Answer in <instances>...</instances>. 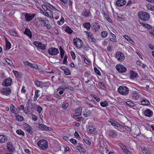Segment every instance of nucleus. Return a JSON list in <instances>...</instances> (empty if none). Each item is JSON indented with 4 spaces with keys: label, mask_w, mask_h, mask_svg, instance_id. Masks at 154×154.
<instances>
[{
    "label": "nucleus",
    "mask_w": 154,
    "mask_h": 154,
    "mask_svg": "<svg viewBox=\"0 0 154 154\" xmlns=\"http://www.w3.org/2000/svg\"><path fill=\"white\" fill-rule=\"evenodd\" d=\"M6 49L5 50H8L10 49L11 47V45L10 43L8 40L6 39Z\"/></svg>",
    "instance_id": "obj_28"
},
{
    "label": "nucleus",
    "mask_w": 154,
    "mask_h": 154,
    "mask_svg": "<svg viewBox=\"0 0 154 154\" xmlns=\"http://www.w3.org/2000/svg\"><path fill=\"white\" fill-rule=\"evenodd\" d=\"M23 64L25 65H28V66H30L31 67H35L36 66L38 67V66L37 65L36 66L35 65L33 66V64L31 63H29L28 62H23Z\"/></svg>",
    "instance_id": "obj_26"
},
{
    "label": "nucleus",
    "mask_w": 154,
    "mask_h": 154,
    "mask_svg": "<svg viewBox=\"0 0 154 154\" xmlns=\"http://www.w3.org/2000/svg\"><path fill=\"white\" fill-rule=\"evenodd\" d=\"M139 18L140 20L144 21H146L149 19V15L146 12H142L141 14L139 15Z\"/></svg>",
    "instance_id": "obj_4"
},
{
    "label": "nucleus",
    "mask_w": 154,
    "mask_h": 154,
    "mask_svg": "<svg viewBox=\"0 0 154 154\" xmlns=\"http://www.w3.org/2000/svg\"><path fill=\"white\" fill-rule=\"evenodd\" d=\"M38 145L42 150L46 149L48 147V143L45 140H42L37 143Z\"/></svg>",
    "instance_id": "obj_1"
},
{
    "label": "nucleus",
    "mask_w": 154,
    "mask_h": 154,
    "mask_svg": "<svg viewBox=\"0 0 154 154\" xmlns=\"http://www.w3.org/2000/svg\"><path fill=\"white\" fill-rule=\"evenodd\" d=\"M70 141L73 144H75L77 142L76 140L73 138H71L70 140Z\"/></svg>",
    "instance_id": "obj_61"
},
{
    "label": "nucleus",
    "mask_w": 154,
    "mask_h": 154,
    "mask_svg": "<svg viewBox=\"0 0 154 154\" xmlns=\"http://www.w3.org/2000/svg\"><path fill=\"white\" fill-rule=\"evenodd\" d=\"M48 52L51 55H56L59 53V51L57 48L51 47L48 50Z\"/></svg>",
    "instance_id": "obj_5"
},
{
    "label": "nucleus",
    "mask_w": 154,
    "mask_h": 154,
    "mask_svg": "<svg viewBox=\"0 0 154 154\" xmlns=\"http://www.w3.org/2000/svg\"><path fill=\"white\" fill-rule=\"evenodd\" d=\"M143 114L146 116L148 117H151L152 116V111L149 109H147L143 112Z\"/></svg>",
    "instance_id": "obj_10"
},
{
    "label": "nucleus",
    "mask_w": 154,
    "mask_h": 154,
    "mask_svg": "<svg viewBox=\"0 0 154 154\" xmlns=\"http://www.w3.org/2000/svg\"><path fill=\"white\" fill-rule=\"evenodd\" d=\"M16 119L17 120L20 121H22L23 119V117L18 115H17L16 116Z\"/></svg>",
    "instance_id": "obj_41"
},
{
    "label": "nucleus",
    "mask_w": 154,
    "mask_h": 154,
    "mask_svg": "<svg viewBox=\"0 0 154 154\" xmlns=\"http://www.w3.org/2000/svg\"><path fill=\"white\" fill-rule=\"evenodd\" d=\"M119 93L122 95H126L129 93V89L126 86H120L118 88Z\"/></svg>",
    "instance_id": "obj_2"
},
{
    "label": "nucleus",
    "mask_w": 154,
    "mask_h": 154,
    "mask_svg": "<svg viewBox=\"0 0 154 154\" xmlns=\"http://www.w3.org/2000/svg\"><path fill=\"white\" fill-rule=\"evenodd\" d=\"M88 129H89V131L90 133H94L95 132L96 129L93 126H90Z\"/></svg>",
    "instance_id": "obj_27"
},
{
    "label": "nucleus",
    "mask_w": 154,
    "mask_h": 154,
    "mask_svg": "<svg viewBox=\"0 0 154 154\" xmlns=\"http://www.w3.org/2000/svg\"><path fill=\"white\" fill-rule=\"evenodd\" d=\"M84 142L87 144L88 145H90L91 143L89 142V141L87 139L85 138L84 139Z\"/></svg>",
    "instance_id": "obj_62"
},
{
    "label": "nucleus",
    "mask_w": 154,
    "mask_h": 154,
    "mask_svg": "<svg viewBox=\"0 0 154 154\" xmlns=\"http://www.w3.org/2000/svg\"><path fill=\"white\" fill-rule=\"evenodd\" d=\"M126 104L130 106H135V104L130 101H127Z\"/></svg>",
    "instance_id": "obj_46"
},
{
    "label": "nucleus",
    "mask_w": 154,
    "mask_h": 154,
    "mask_svg": "<svg viewBox=\"0 0 154 154\" xmlns=\"http://www.w3.org/2000/svg\"><path fill=\"white\" fill-rule=\"evenodd\" d=\"M77 149L80 152H82L83 153H85L86 152V150L80 146H77Z\"/></svg>",
    "instance_id": "obj_31"
},
{
    "label": "nucleus",
    "mask_w": 154,
    "mask_h": 154,
    "mask_svg": "<svg viewBox=\"0 0 154 154\" xmlns=\"http://www.w3.org/2000/svg\"><path fill=\"white\" fill-rule=\"evenodd\" d=\"M126 3L125 0H117L116 2V5L118 6L122 7Z\"/></svg>",
    "instance_id": "obj_13"
},
{
    "label": "nucleus",
    "mask_w": 154,
    "mask_h": 154,
    "mask_svg": "<svg viewBox=\"0 0 154 154\" xmlns=\"http://www.w3.org/2000/svg\"><path fill=\"white\" fill-rule=\"evenodd\" d=\"M116 70L120 73H123L125 72L127 70L126 68H116Z\"/></svg>",
    "instance_id": "obj_30"
},
{
    "label": "nucleus",
    "mask_w": 154,
    "mask_h": 154,
    "mask_svg": "<svg viewBox=\"0 0 154 154\" xmlns=\"http://www.w3.org/2000/svg\"><path fill=\"white\" fill-rule=\"evenodd\" d=\"M98 85L101 88H103L104 87V84L103 82H100L99 83Z\"/></svg>",
    "instance_id": "obj_60"
},
{
    "label": "nucleus",
    "mask_w": 154,
    "mask_h": 154,
    "mask_svg": "<svg viewBox=\"0 0 154 154\" xmlns=\"http://www.w3.org/2000/svg\"><path fill=\"white\" fill-rule=\"evenodd\" d=\"M88 35L89 40L90 41H94V40L93 39H94V38L92 35L91 34L90 35Z\"/></svg>",
    "instance_id": "obj_52"
},
{
    "label": "nucleus",
    "mask_w": 154,
    "mask_h": 154,
    "mask_svg": "<svg viewBox=\"0 0 154 154\" xmlns=\"http://www.w3.org/2000/svg\"><path fill=\"white\" fill-rule=\"evenodd\" d=\"M63 68V70L65 74L66 75H69L70 74V71L68 68Z\"/></svg>",
    "instance_id": "obj_29"
},
{
    "label": "nucleus",
    "mask_w": 154,
    "mask_h": 154,
    "mask_svg": "<svg viewBox=\"0 0 154 154\" xmlns=\"http://www.w3.org/2000/svg\"><path fill=\"white\" fill-rule=\"evenodd\" d=\"M47 6L49 7L50 8H51V9L52 10L55 9V8L53 5H50L49 3H48V4L47 5Z\"/></svg>",
    "instance_id": "obj_63"
},
{
    "label": "nucleus",
    "mask_w": 154,
    "mask_h": 154,
    "mask_svg": "<svg viewBox=\"0 0 154 154\" xmlns=\"http://www.w3.org/2000/svg\"><path fill=\"white\" fill-rule=\"evenodd\" d=\"M116 57L118 60L120 61H123L125 58L124 54L122 52L119 51L116 52Z\"/></svg>",
    "instance_id": "obj_7"
},
{
    "label": "nucleus",
    "mask_w": 154,
    "mask_h": 154,
    "mask_svg": "<svg viewBox=\"0 0 154 154\" xmlns=\"http://www.w3.org/2000/svg\"><path fill=\"white\" fill-rule=\"evenodd\" d=\"M108 122H110L111 124L114 126H115L118 128H120L121 125L118 122L114 121L113 119H110L108 121Z\"/></svg>",
    "instance_id": "obj_15"
},
{
    "label": "nucleus",
    "mask_w": 154,
    "mask_h": 154,
    "mask_svg": "<svg viewBox=\"0 0 154 154\" xmlns=\"http://www.w3.org/2000/svg\"><path fill=\"white\" fill-rule=\"evenodd\" d=\"M9 32L10 33V34L12 35H13V36H16L17 35V32L14 31L12 29H10L9 30Z\"/></svg>",
    "instance_id": "obj_39"
},
{
    "label": "nucleus",
    "mask_w": 154,
    "mask_h": 154,
    "mask_svg": "<svg viewBox=\"0 0 154 154\" xmlns=\"http://www.w3.org/2000/svg\"><path fill=\"white\" fill-rule=\"evenodd\" d=\"M42 107H41L40 106H38V107L37 108V112L39 113L42 110Z\"/></svg>",
    "instance_id": "obj_59"
},
{
    "label": "nucleus",
    "mask_w": 154,
    "mask_h": 154,
    "mask_svg": "<svg viewBox=\"0 0 154 154\" xmlns=\"http://www.w3.org/2000/svg\"><path fill=\"white\" fill-rule=\"evenodd\" d=\"M12 80L11 78H8L5 79L2 83L3 86L7 87L11 85L12 83Z\"/></svg>",
    "instance_id": "obj_9"
},
{
    "label": "nucleus",
    "mask_w": 154,
    "mask_h": 154,
    "mask_svg": "<svg viewBox=\"0 0 154 154\" xmlns=\"http://www.w3.org/2000/svg\"><path fill=\"white\" fill-rule=\"evenodd\" d=\"M122 146H123V147H122V149L123 150L124 152L125 153L128 154L129 152V151L128 150V149L125 146L123 145H122Z\"/></svg>",
    "instance_id": "obj_47"
},
{
    "label": "nucleus",
    "mask_w": 154,
    "mask_h": 154,
    "mask_svg": "<svg viewBox=\"0 0 154 154\" xmlns=\"http://www.w3.org/2000/svg\"><path fill=\"white\" fill-rule=\"evenodd\" d=\"M47 4H45V5H42V7L43 9L44 10V11L45 12L46 11V10L48 9L47 7Z\"/></svg>",
    "instance_id": "obj_58"
},
{
    "label": "nucleus",
    "mask_w": 154,
    "mask_h": 154,
    "mask_svg": "<svg viewBox=\"0 0 154 154\" xmlns=\"http://www.w3.org/2000/svg\"><path fill=\"white\" fill-rule=\"evenodd\" d=\"M11 89L9 88H5L1 91V93L2 94L8 95L11 93Z\"/></svg>",
    "instance_id": "obj_8"
},
{
    "label": "nucleus",
    "mask_w": 154,
    "mask_h": 154,
    "mask_svg": "<svg viewBox=\"0 0 154 154\" xmlns=\"http://www.w3.org/2000/svg\"><path fill=\"white\" fill-rule=\"evenodd\" d=\"M146 8L148 10L154 11V5H152L150 4H148L146 6Z\"/></svg>",
    "instance_id": "obj_22"
},
{
    "label": "nucleus",
    "mask_w": 154,
    "mask_h": 154,
    "mask_svg": "<svg viewBox=\"0 0 154 154\" xmlns=\"http://www.w3.org/2000/svg\"><path fill=\"white\" fill-rule=\"evenodd\" d=\"M33 44L38 48L42 50H45L46 49V45L41 42L37 41L34 42Z\"/></svg>",
    "instance_id": "obj_6"
},
{
    "label": "nucleus",
    "mask_w": 154,
    "mask_h": 154,
    "mask_svg": "<svg viewBox=\"0 0 154 154\" xmlns=\"http://www.w3.org/2000/svg\"><path fill=\"white\" fill-rule=\"evenodd\" d=\"M89 13L86 10L83 11L82 15L85 17H88L89 16Z\"/></svg>",
    "instance_id": "obj_37"
},
{
    "label": "nucleus",
    "mask_w": 154,
    "mask_h": 154,
    "mask_svg": "<svg viewBox=\"0 0 154 154\" xmlns=\"http://www.w3.org/2000/svg\"><path fill=\"white\" fill-rule=\"evenodd\" d=\"M84 27L87 29V30H88L90 28V24L89 23L86 22L83 25Z\"/></svg>",
    "instance_id": "obj_32"
},
{
    "label": "nucleus",
    "mask_w": 154,
    "mask_h": 154,
    "mask_svg": "<svg viewBox=\"0 0 154 154\" xmlns=\"http://www.w3.org/2000/svg\"><path fill=\"white\" fill-rule=\"evenodd\" d=\"M8 140V139L7 136L5 135H0V143H5L7 142Z\"/></svg>",
    "instance_id": "obj_19"
},
{
    "label": "nucleus",
    "mask_w": 154,
    "mask_h": 154,
    "mask_svg": "<svg viewBox=\"0 0 154 154\" xmlns=\"http://www.w3.org/2000/svg\"><path fill=\"white\" fill-rule=\"evenodd\" d=\"M69 103H66L65 104H63L62 107L63 108L66 109V108L69 106Z\"/></svg>",
    "instance_id": "obj_64"
},
{
    "label": "nucleus",
    "mask_w": 154,
    "mask_h": 154,
    "mask_svg": "<svg viewBox=\"0 0 154 154\" xmlns=\"http://www.w3.org/2000/svg\"><path fill=\"white\" fill-rule=\"evenodd\" d=\"M109 40L112 42H116L117 41V39L116 35L112 32L110 33L109 36Z\"/></svg>",
    "instance_id": "obj_18"
},
{
    "label": "nucleus",
    "mask_w": 154,
    "mask_h": 154,
    "mask_svg": "<svg viewBox=\"0 0 154 154\" xmlns=\"http://www.w3.org/2000/svg\"><path fill=\"white\" fill-rule=\"evenodd\" d=\"M59 50H60L61 57V58H63V56L64 54V51L61 46L60 47Z\"/></svg>",
    "instance_id": "obj_38"
},
{
    "label": "nucleus",
    "mask_w": 154,
    "mask_h": 154,
    "mask_svg": "<svg viewBox=\"0 0 154 154\" xmlns=\"http://www.w3.org/2000/svg\"><path fill=\"white\" fill-rule=\"evenodd\" d=\"M82 109L81 108H77L75 112V116H79L81 115L82 113Z\"/></svg>",
    "instance_id": "obj_25"
},
{
    "label": "nucleus",
    "mask_w": 154,
    "mask_h": 154,
    "mask_svg": "<svg viewBox=\"0 0 154 154\" xmlns=\"http://www.w3.org/2000/svg\"><path fill=\"white\" fill-rule=\"evenodd\" d=\"M140 94L138 91H134L133 92L132 97L135 100H137L140 97Z\"/></svg>",
    "instance_id": "obj_17"
},
{
    "label": "nucleus",
    "mask_w": 154,
    "mask_h": 154,
    "mask_svg": "<svg viewBox=\"0 0 154 154\" xmlns=\"http://www.w3.org/2000/svg\"><path fill=\"white\" fill-rule=\"evenodd\" d=\"M40 21L42 22L43 23L44 25H46V24L48 23H49V21L48 20L46 19H43V20H41Z\"/></svg>",
    "instance_id": "obj_51"
},
{
    "label": "nucleus",
    "mask_w": 154,
    "mask_h": 154,
    "mask_svg": "<svg viewBox=\"0 0 154 154\" xmlns=\"http://www.w3.org/2000/svg\"><path fill=\"white\" fill-rule=\"evenodd\" d=\"M139 22H140V23L141 24V25L143 26H144L145 28H147V29H150L151 28V26L149 25V24H146L143 23H142L140 20H139Z\"/></svg>",
    "instance_id": "obj_35"
},
{
    "label": "nucleus",
    "mask_w": 154,
    "mask_h": 154,
    "mask_svg": "<svg viewBox=\"0 0 154 154\" xmlns=\"http://www.w3.org/2000/svg\"><path fill=\"white\" fill-rule=\"evenodd\" d=\"M142 152L144 154H150L149 151L146 148H144L142 151Z\"/></svg>",
    "instance_id": "obj_53"
},
{
    "label": "nucleus",
    "mask_w": 154,
    "mask_h": 154,
    "mask_svg": "<svg viewBox=\"0 0 154 154\" xmlns=\"http://www.w3.org/2000/svg\"><path fill=\"white\" fill-rule=\"evenodd\" d=\"M94 69L96 73L98 75H101V73L100 71L97 69V68H94Z\"/></svg>",
    "instance_id": "obj_57"
},
{
    "label": "nucleus",
    "mask_w": 154,
    "mask_h": 154,
    "mask_svg": "<svg viewBox=\"0 0 154 154\" xmlns=\"http://www.w3.org/2000/svg\"><path fill=\"white\" fill-rule=\"evenodd\" d=\"M10 109L11 112L12 113L15 114H17V112L15 110V107L12 104H11L10 105Z\"/></svg>",
    "instance_id": "obj_24"
},
{
    "label": "nucleus",
    "mask_w": 154,
    "mask_h": 154,
    "mask_svg": "<svg viewBox=\"0 0 154 154\" xmlns=\"http://www.w3.org/2000/svg\"><path fill=\"white\" fill-rule=\"evenodd\" d=\"M8 149L10 152H12L14 151L15 149L13 144L11 142H9L7 144Z\"/></svg>",
    "instance_id": "obj_14"
},
{
    "label": "nucleus",
    "mask_w": 154,
    "mask_h": 154,
    "mask_svg": "<svg viewBox=\"0 0 154 154\" xmlns=\"http://www.w3.org/2000/svg\"><path fill=\"white\" fill-rule=\"evenodd\" d=\"M108 34V32L106 31H103L101 32V35L103 38L106 37Z\"/></svg>",
    "instance_id": "obj_49"
},
{
    "label": "nucleus",
    "mask_w": 154,
    "mask_h": 154,
    "mask_svg": "<svg viewBox=\"0 0 154 154\" xmlns=\"http://www.w3.org/2000/svg\"><path fill=\"white\" fill-rule=\"evenodd\" d=\"M131 44H133L134 42L131 39L129 38L127 35H124L123 36Z\"/></svg>",
    "instance_id": "obj_42"
},
{
    "label": "nucleus",
    "mask_w": 154,
    "mask_h": 154,
    "mask_svg": "<svg viewBox=\"0 0 154 154\" xmlns=\"http://www.w3.org/2000/svg\"><path fill=\"white\" fill-rule=\"evenodd\" d=\"M38 127L40 129L42 130H44L46 131H51V128L48 127L45 125L42 124H38Z\"/></svg>",
    "instance_id": "obj_12"
},
{
    "label": "nucleus",
    "mask_w": 154,
    "mask_h": 154,
    "mask_svg": "<svg viewBox=\"0 0 154 154\" xmlns=\"http://www.w3.org/2000/svg\"><path fill=\"white\" fill-rule=\"evenodd\" d=\"M91 96H92L93 97L94 99L96 100V101L97 102H99L100 99L99 97H97L96 96L95 94H91Z\"/></svg>",
    "instance_id": "obj_50"
},
{
    "label": "nucleus",
    "mask_w": 154,
    "mask_h": 154,
    "mask_svg": "<svg viewBox=\"0 0 154 154\" xmlns=\"http://www.w3.org/2000/svg\"><path fill=\"white\" fill-rule=\"evenodd\" d=\"M24 128L27 132L31 134H32V132L31 130L32 128L29 125L26 123H25L24 125Z\"/></svg>",
    "instance_id": "obj_16"
},
{
    "label": "nucleus",
    "mask_w": 154,
    "mask_h": 154,
    "mask_svg": "<svg viewBox=\"0 0 154 154\" xmlns=\"http://www.w3.org/2000/svg\"><path fill=\"white\" fill-rule=\"evenodd\" d=\"M149 33L151 35L154 36V28H151L149 30Z\"/></svg>",
    "instance_id": "obj_54"
},
{
    "label": "nucleus",
    "mask_w": 154,
    "mask_h": 154,
    "mask_svg": "<svg viewBox=\"0 0 154 154\" xmlns=\"http://www.w3.org/2000/svg\"><path fill=\"white\" fill-rule=\"evenodd\" d=\"M24 33L27 35L29 38H30L32 37V32L30 31V30L28 28H26L25 29V31L24 32Z\"/></svg>",
    "instance_id": "obj_20"
},
{
    "label": "nucleus",
    "mask_w": 154,
    "mask_h": 154,
    "mask_svg": "<svg viewBox=\"0 0 154 154\" xmlns=\"http://www.w3.org/2000/svg\"><path fill=\"white\" fill-rule=\"evenodd\" d=\"M150 102L146 99L143 100L141 101L142 105H148L150 104Z\"/></svg>",
    "instance_id": "obj_33"
},
{
    "label": "nucleus",
    "mask_w": 154,
    "mask_h": 154,
    "mask_svg": "<svg viewBox=\"0 0 154 154\" xmlns=\"http://www.w3.org/2000/svg\"><path fill=\"white\" fill-rule=\"evenodd\" d=\"M64 30L69 34H71L72 32V30L69 26H67L65 29Z\"/></svg>",
    "instance_id": "obj_36"
},
{
    "label": "nucleus",
    "mask_w": 154,
    "mask_h": 154,
    "mask_svg": "<svg viewBox=\"0 0 154 154\" xmlns=\"http://www.w3.org/2000/svg\"><path fill=\"white\" fill-rule=\"evenodd\" d=\"M62 89H71L72 88L71 86H69L67 85H66L62 86Z\"/></svg>",
    "instance_id": "obj_48"
},
{
    "label": "nucleus",
    "mask_w": 154,
    "mask_h": 154,
    "mask_svg": "<svg viewBox=\"0 0 154 154\" xmlns=\"http://www.w3.org/2000/svg\"><path fill=\"white\" fill-rule=\"evenodd\" d=\"M16 132L19 135H21L23 136L24 135V132L21 129L17 130Z\"/></svg>",
    "instance_id": "obj_45"
},
{
    "label": "nucleus",
    "mask_w": 154,
    "mask_h": 154,
    "mask_svg": "<svg viewBox=\"0 0 154 154\" xmlns=\"http://www.w3.org/2000/svg\"><path fill=\"white\" fill-rule=\"evenodd\" d=\"M64 19L63 18H61V20L60 21H58L57 22V23L59 25H62L64 23Z\"/></svg>",
    "instance_id": "obj_55"
},
{
    "label": "nucleus",
    "mask_w": 154,
    "mask_h": 154,
    "mask_svg": "<svg viewBox=\"0 0 154 154\" xmlns=\"http://www.w3.org/2000/svg\"><path fill=\"white\" fill-rule=\"evenodd\" d=\"M6 60L7 62L9 64V65H10L11 66H14V65H12L13 64L12 62L8 58H7Z\"/></svg>",
    "instance_id": "obj_56"
},
{
    "label": "nucleus",
    "mask_w": 154,
    "mask_h": 154,
    "mask_svg": "<svg viewBox=\"0 0 154 154\" xmlns=\"http://www.w3.org/2000/svg\"><path fill=\"white\" fill-rule=\"evenodd\" d=\"M137 73L133 71H131L130 72V78L132 79H133L134 78L137 77Z\"/></svg>",
    "instance_id": "obj_23"
},
{
    "label": "nucleus",
    "mask_w": 154,
    "mask_h": 154,
    "mask_svg": "<svg viewBox=\"0 0 154 154\" xmlns=\"http://www.w3.org/2000/svg\"><path fill=\"white\" fill-rule=\"evenodd\" d=\"M35 16V15L34 14H26L25 15V17L26 21H29L32 20L34 17Z\"/></svg>",
    "instance_id": "obj_11"
},
{
    "label": "nucleus",
    "mask_w": 154,
    "mask_h": 154,
    "mask_svg": "<svg viewBox=\"0 0 154 154\" xmlns=\"http://www.w3.org/2000/svg\"><path fill=\"white\" fill-rule=\"evenodd\" d=\"M45 14V15L47 17H48L52 14V12L50 10L48 9L47 10H46Z\"/></svg>",
    "instance_id": "obj_34"
},
{
    "label": "nucleus",
    "mask_w": 154,
    "mask_h": 154,
    "mask_svg": "<svg viewBox=\"0 0 154 154\" xmlns=\"http://www.w3.org/2000/svg\"><path fill=\"white\" fill-rule=\"evenodd\" d=\"M109 134L110 136L113 138L116 137V132L113 130H110L109 132Z\"/></svg>",
    "instance_id": "obj_21"
},
{
    "label": "nucleus",
    "mask_w": 154,
    "mask_h": 154,
    "mask_svg": "<svg viewBox=\"0 0 154 154\" xmlns=\"http://www.w3.org/2000/svg\"><path fill=\"white\" fill-rule=\"evenodd\" d=\"M101 106L103 107L106 106L108 104L107 101L105 100L103 102H101L100 103Z\"/></svg>",
    "instance_id": "obj_40"
},
{
    "label": "nucleus",
    "mask_w": 154,
    "mask_h": 154,
    "mask_svg": "<svg viewBox=\"0 0 154 154\" xmlns=\"http://www.w3.org/2000/svg\"><path fill=\"white\" fill-rule=\"evenodd\" d=\"M91 114V110H88L85 113L83 114V115L85 117H88L89 115Z\"/></svg>",
    "instance_id": "obj_44"
},
{
    "label": "nucleus",
    "mask_w": 154,
    "mask_h": 154,
    "mask_svg": "<svg viewBox=\"0 0 154 154\" xmlns=\"http://www.w3.org/2000/svg\"><path fill=\"white\" fill-rule=\"evenodd\" d=\"M73 42L77 48H80L83 45L82 41L78 38H74L73 40Z\"/></svg>",
    "instance_id": "obj_3"
},
{
    "label": "nucleus",
    "mask_w": 154,
    "mask_h": 154,
    "mask_svg": "<svg viewBox=\"0 0 154 154\" xmlns=\"http://www.w3.org/2000/svg\"><path fill=\"white\" fill-rule=\"evenodd\" d=\"M93 24L94 29L95 30V31H98L100 28V26L97 24L96 23Z\"/></svg>",
    "instance_id": "obj_43"
}]
</instances>
